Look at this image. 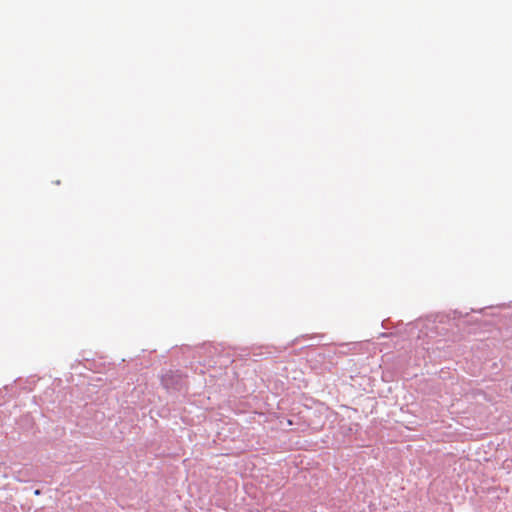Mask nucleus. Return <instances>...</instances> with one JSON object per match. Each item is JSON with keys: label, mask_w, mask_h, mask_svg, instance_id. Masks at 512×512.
<instances>
[{"label": "nucleus", "mask_w": 512, "mask_h": 512, "mask_svg": "<svg viewBox=\"0 0 512 512\" xmlns=\"http://www.w3.org/2000/svg\"><path fill=\"white\" fill-rule=\"evenodd\" d=\"M436 328L437 325L434 319H418L415 322L410 323L408 325V332L411 335V337H416L417 340H422L420 346L423 349L429 350V347L426 346V344H428V341H424V338L432 339L436 337L438 335Z\"/></svg>", "instance_id": "f257e3e1"}, {"label": "nucleus", "mask_w": 512, "mask_h": 512, "mask_svg": "<svg viewBox=\"0 0 512 512\" xmlns=\"http://www.w3.org/2000/svg\"><path fill=\"white\" fill-rule=\"evenodd\" d=\"M161 384L168 392H181L186 389V376L180 371L169 370L161 376Z\"/></svg>", "instance_id": "f03ea898"}, {"label": "nucleus", "mask_w": 512, "mask_h": 512, "mask_svg": "<svg viewBox=\"0 0 512 512\" xmlns=\"http://www.w3.org/2000/svg\"><path fill=\"white\" fill-rule=\"evenodd\" d=\"M35 494H36V495H39V494H40V491H39V490H36V491H35Z\"/></svg>", "instance_id": "7ed1b4c3"}]
</instances>
